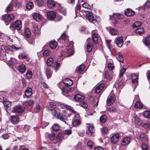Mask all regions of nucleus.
Instances as JSON below:
<instances>
[{"label": "nucleus", "instance_id": "nucleus-50", "mask_svg": "<svg viewBox=\"0 0 150 150\" xmlns=\"http://www.w3.org/2000/svg\"><path fill=\"white\" fill-rule=\"evenodd\" d=\"M59 10L60 12L62 13L63 15L65 16L66 14V10L65 8L63 7H61L59 8Z\"/></svg>", "mask_w": 150, "mask_h": 150}, {"label": "nucleus", "instance_id": "nucleus-27", "mask_svg": "<svg viewBox=\"0 0 150 150\" xmlns=\"http://www.w3.org/2000/svg\"><path fill=\"white\" fill-rule=\"evenodd\" d=\"M47 4L48 7L50 8L55 6L56 5L55 1L52 0H49Z\"/></svg>", "mask_w": 150, "mask_h": 150}, {"label": "nucleus", "instance_id": "nucleus-45", "mask_svg": "<svg viewBox=\"0 0 150 150\" xmlns=\"http://www.w3.org/2000/svg\"><path fill=\"white\" fill-rule=\"evenodd\" d=\"M3 102L4 106L6 107V108L5 109V110H6V111L7 112V108L11 106V103L10 102L8 101H4Z\"/></svg>", "mask_w": 150, "mask_h": 150}, {"label": "nucleus", "instance_id": "nucleus-30", "mask_svg": "<svg viewBox=\"0 0 150 150\" xmlns=\"http://www.w3.org/2000/svg\"><path fill=\"white\" fill-rule=\"evenodd\" d=\"M26 68L24 64L21 65L19 67L18 70L22 73H24L25 71Z\"/></svg>", "mask_w": 150, "mask_h": 150}, {"label": "nucleus", "instance_id": "nucleus-61", "mask_svg": "<svg viewBox=\"0 0 150 150\" xmlns=\"http://www.w3.org/2000/svg\"><path fill=\"white\" fill-rule=\"evenodd\" d=\"M80 105L82 107L86 108L87 107L88 105L87 103L85 102H83L80 104Z\"/></svg>", "mask_w": 150, "mask_h": 150}, {"label": "nucleus", "instance_id": "nucleus-52", "mask_svg": "<svg viewBox=\"0 0 150 150\" xmlns=\"http://www.w3.org/2000/svg\"><path fill=\"white\" fill-rule=\"evenodd\" d=\"M33 31L35 33L39 34L40 33V29L37 27H34Z\"/></svg>", "mask_w": 150, "mask_h": 150}, {"label": "nucleus", "instance_id": "nucleus-40", "mask_svg": "<svg viewBox=\"0 0 150 150\" xmlns=\"http://www.w3.org/2000/svg\"><path fill=\"white\" fill-rule=\"evenodd\" d=\"M46 75L48 79L50 78L52 76V72L50 68H49L47 69Z\"/></svg>", "mask_w": 150, "mask_h": 150}, {"label": "nucleus", "instance_id": "nucleus-48", "mask_svg": "<svg viewBox=\"0 0 150 150\" xmlns=\"http://www.w3.org/2000/svg\"><path fill=\"white\" fill-rule=\"evenodd\" d=\"M52 129L54 131H57L59 129L60 127L57 124H54L53 126Z\"/></svg>", "mask_w": 150, "mask_h": 150}, {"label": "nucleus", "instance_id": "nucleus-11", "mask_svg": "<svg viewBox=\"0 0 150 150\" xmlns=\"http://www.w3.org/2000/svg\"><path fill=\"white\" fill-rule=\"evenodd\" d=\"M47 15V18L51 20L53 19L56 16L55 13L52 11H48Z\"/></svg>", "mask_w": 150, "mask_h": 150}, {"label": "nucleus", "instance_id": "nucleus-41", "mask_svg": "<svg viewBox=\"0 0 150 150\" xmlns=\"http://www.w3.org/2000/svg\"><path fill=\"white\" fill-rule=\"evenodd\" d=\"M33 76L32 72L30 70L27 71L26 73V77L28 79L31 78Z\"/></svg>", "mask_w": 150, "mask_h": 150}, {"label": "nucleus", "instance_id": "nucleus-24", "mask_svg": "<svg viewBox=\"0 0 150 150\" xmlns=\"http://www.w3.org/2000/svg\"><path fill=\"white\" fill-rule=\"evenodd\" d=\"M138 76L136 75V74H133L131 76V79L133 83L136 84L138 82Z\"/></svg>", "mask_w": 150, "mask_h": 150}, {"label": "nucleus", "instance_id": "nucleus-21", "mask_svg": "<svg viewBox=\"0 0 150 150\" xmlns=\"http://www.w3.org/2000/svg\"><path fill=\"white\" fill-rule=\"evenodd\" d=\"M84 97L83 96H82L79 94L76 95L74 97V99L77 101H80L83 100Z\"/></svg>", "mask_w": 150, "mask_h": 150}, {"label": "nucleus", "instance_id": "nucleus-17", "mask_svg": "<svg viewBox=\"0 0 150 150\" xmlns=\"http://www.w3.org/2000/svg\"><path fill=\"white\" fill-rule=\"evenodd\" d=\"M113 17L114 18H117L118 19H122L123 17V15L122 14L117 13H114L112 15L110 16V18H111Z\"/></svg>", "mask_w": 150, "mask_h": 150}, {"label": "nucleus", "instance_id": "nucleus-20", "mask_svg": "<svg viewBox=\"0 0 150 150\" xmlns=\"http://www.w3.org/2000/svg\"><path fill=\"white\" fill-rule=\"evenodd\" d=\"M86 18L87 20L90 22H92L94 20V17L92 12H89L86 14Z\"/></svg>", "mask_w": 150, "mask_h": 150}, {"label": "nucleus", "instance_id": "nucleus-51", "mask_svg": "<svg viewBox=\"0 0 150 150\" xmlns=\"http://www.w3.org/2000/svg\"><path fill=\"white\" fill-rule=\"evenodd\" d=\"M135 121L138 125H141L142 122L137 117L135 116L134 117Z\"/></svg>", "mask_w": 150, "mask_h": 150}, {"label": "nucleus", "instance_id": "nucleus-33", "mask_svg": "<svg viewBox=\"0 0 150 150\" xmlns=\"http://www.w3.org/2000/svg\"><path fill=\"white\" fill-rule=\"evenodd\" d=\"M18 57L21 59H25L28 58V56L26 53L24 52L19 54Z\"/></svg>", "mask_w": 150, "mask_h": 150}, {"label": "nucleus", "instance_id": "nucleus-12", "mask_svg": "<svg viewBox=\"0 0 150 150\" xmlns=\"http://www.w3.org/2000/svg\"><path fill=\"white\" fill-rule=\"evenodd\" d=\"M106 29L112 35H117L119 34V32L116 29L110 27L106 28Z\"/></svg>", "mask_w": 150, "mask_h": 150}, {"label": "nucleus", "instance_id": "nucleus-43", "mask_svg": "<svg viewBox=\"0 0 150 150\" xmlns=\"http://www.w3.org/2000/svg\"><path fill=\"white\" fill-rule=\"evenodd\" d=\"M23 103L26 105L30 106L33 104L34 102L33 100H30L28 101H25L23 102Z\"/></svg>", "mask_w": 150, "mask_h": 150}, {"label": "nucleus", "instance_id": "nucleus-13", "mask_svg": "<svg viewBox=\"0 0 150 150\" xmlns=\"http://www.w3.org/2000/svg\"><path fill=\"white\" fill-rule=\"evenodd\" d=\"M139 139L142 143H146L147 142L148 139L147 136L144 133H142L139 137Z\"/></svg>", "mask_w": 150, "mask_h": 150}, {"label": "nucleus", "instance_id": "nucleus-44", "mask_svg": "<svg viewBox=\"0 0 150 150\" xmlns=\"http://www.w3.org/2000/svg\"><path fill=\"white\" fill-rule=\"evenodd\" d=\"M101 130L102 134H104L108 132V128L107 127H104L101 128Z\"/></svg>", "mask_w": 150, "mask_h": 150}, {"label": "nucleus", "instance_id": "nucleus-37", "mask_svg": "<svg viewBox=\"0 0 150 150\" xmlns=\"http://www.w3.org/2000/svg\"><path fill=\"white\" fill-rule=\"evenodd\" d=\"M135 108H141L143 107V105L139 101H137L135 105Z\"/></svg>", "mask_w": 150, "mask_h": 150}, {"label": "nucleus", "instance_id": "nucleus-28", "mask_svg": "<svg viewBox=\"0 0 150 150\" xmlns=\"http://www.w3.org/2000/svg\"><path fill=\"white\" fill-rule=\"evenodd\" d=\"M90 100L91 102L94 104L96 106H97L98 102V99L96 98H94L91 97L90 98Z\"/></svg>", "mask_w": 150, "mask_h": 150}, {"label": "nucleus", "instance_id": "nucleus-31", "mask_svg": "<svg viewBox=\"0 0 150 150\" xmlns=\"http://www.w3.org/2000/svg\"><path fill=\"white\" fill-rule=\"evenodd\" d=\"M84 68L85 66L84 65L81 64L76 69V71H77L78 73H81L83 71Z\"/></svg>", "mask_w": 150, "mask_h": 150}, {"label": "nucleus", "instance_id": "nucleus-22", "mask_svg": "<svg viewBox=\"0 0 150 150\" xmlns=\"http://www.w3.org/2000/svg\"><path fill=\"white\" fill-rule=\"evenodd\" d=\"M65 52L68 55H66L64 53H63L62 55H64L65 56H70L73 54L74 53L73 50L71 48H67Z\"/></svg>", "mask_w": 150, "mask_h": 150}, {"label": "nucleus", "instance_id": "nucleus-46", "mask_svg": "<svg viewBox=\"0 0 150 150\" xmlns=\"http://www.w3.org/2000/svg\"><path fill=\"white\" fill-rule=\"evenodd\" d=\"M107 118V116L105 115H103L100 117V121L102 123H104L106 120Z\"/></svg>", "mask_w": 150, "mask_h": 150}, {"label": "nucleus", "instance_id": "nucleus-53", "mask_svg": "<svg viewBox=\"0 0 150 150\" xmlns=\"http://www.w3.org/2000/svg\"><path fill=\"white\" fill-rule=\"evenodd\" d=\"M142 150H148V147L146 143H142L141 145Z\"/></svg>", "mask_w": 150, "mask_h": 150}, {"label": "nucleus", "instance_id": "nucleus-47", "mask_svg": "<svg viewBox=\"0 0 150 150\" xmlns=\"http://www.w3.org/2000/svg\"><path fill=\"white\" fill-rule=\"evenodd\" d=\"M46 135H48L49 138L51 141H52L54 139L55 137V135L53 133H51L49 134L47 133H46Z\"/></svg>", "mask_w": 150, "mask_h": 150}, {"label": "nucleus", "instance_id": "nucleus-4", "mask_svg": "<svg viewBox=\"0 0 150 150\" xmlns=\"http://www.w3.org/2000/svg\"><path fill=\"white\" fill-rule=\"evenodd\" d=\"M22 26V23L20 20H17L13 22L10 27V29L13 28L17 30H20Z\"/></svg>", "mask_w": 150, "mask_h": 150}, {"label": "nucleus", "instance_id": "nucleus-19", "mask_svg": "<svg viewBox=\"0 0 150 150\" xmlns=\"http://www.w3.org/2000/svg\"><path fill=\"white\" fill-rule=\"evenodd\" d=\"M86 125H87V128L88 131L91 134L94 133L95 132V130L93 125L89 123L86 124Z\"/></svg>", "mask_w": 150, "mask_h": 150}, {"label": "nucleus", "instance_id": "nucleus-10", "mask_svg": "<svg viewBox=\"0 0 150 150\" xmlns=\"http://www.w3.org/2000/svg\"><path fill=\"white\" fill-rule=\"evenodd\" d=\"M105 85L103 83H101L95 88V92L96 93H100L104 89Z\"/></svg>", "mask_w": 150, "mask_h": 150}, {"label": "nucleus", "instance_id": "nucleus-58", "mask_svg": "<svg viewBox=\"0 0 150 150\" xmlns=\"http://www.w3.org/2000/svg\"><path fill=\"white\" fill-rule=\"evenodd\" d=\"M104 77L105 78H106L107 79L110 80V77L109 72H105L104 74Z\"/></svg>", "mask_w": 150, "mask_h": 150}, {"label": "nucleus", "instance_id": "nucleus-15", "mask_svg": "<svg viewBox=\"0 0 150 150\" xmlns=\"http://www.w3.org/2000/svg\"><path fill=\"white\" fill-rule=\"evenodd\" d=\"M25 110V107L23 106H17L15 107L14 110L18 113H20L23 112Z\"/></svg>", "mask_w": 150, "mask_h": 150}, {"label": "nucleus", "instance_id": "nucleus-2", "mask_svg": "<svg viewBox=\"0 0 150 150\" xmlns=\"http://www.w3.org/2000/svg\"><path fill=\"white\" fill-rule=\"evenodd\" d=\"M73 83V82L72 80L68 78L65 79L62 82L58 84V86L60 88L62 91V93L64 95H66V94L68 93L70 91L69 88H66L62 86L64 84L66 86H71Z\"/></svg>", "mask_w": 150, "mask_h": 150}, {"label": "nucleus", "instance_id": "nucleus-16", "mask_svg": "<svg viewBox=\"0 0 150 150\" xmlns=\"http://www.w3.org/2000/svg\"><path fill=\"white\" fill-rule=\"evenodd\" d=\"M11 122L13 124H16L19 122V118L17 115L12 116L11 117Z\"/></svg>", "mask_w": 150, "mask_h": 150}, {"label": "nucleus", "instance_id": "nucleus-54", "mask_svg": "<svg viewBox=\"0 0 150 150\" xmlns=\"http://www.w3.org/2000/svg\"><path fill=\"white\" fill-rule=\"evenodd\" d=\"M116 85L119 88H122L123 86V83L122 81H120L119 82H117Z\"/></svg>", "mask_w": 150, "mask_h": 150}, {"label": "nucleus", "instance_id": "nucleus-62", "mask_svg": "<svg viewBox=\"0 0 150 150\" xmlns=\"http://www.w3.org/2000/svg\"><path fill=\"white\" fill-rule=\"evenodd\" d=\"M82 6L83 8L88 9H90L91 8V6H90L88 3H86L83 4L82 5Z\"/></svg>", "mask_w": 150, "mask_h": 150}, {"label": "nucleus", "instance_id": "nucleus-49", "mask_svg": "<svg viewBox=\"0 0 150 150\" xmlns=\"http://www.w3.org/2000/svg\"><path fill=\"white\" fill-rule=\"evenodd\" d=\"M142 25V23L138 21L136 22L135 23L132 25V27L134 28L141 26Z\"/></svg>", "mask_w": 150, "mask_h": 150}, {"label": "nucleus", "instance_id": "nucleus-60", "mask_svg": "<svg viewBox=\"0 0 150 150\" xmlns=\"http://www.w3.org/2000/svg\"><path fill=\"white\" fill-rule=\"evenodd\" d=\"M108 110L110 112H113L116 111L117 110L114 107H111V108H108Z\"/></svg>", "mask_w": 150, "mask_h": 150}, {"label": "nucleus", "instance_id": "nucleus-59", "mask_svg": "<svg viewBox=\"0 0 150 150\" xmlns=\"http://www.w3.org/2000/svg\"><path fill=\"white\" fill-rule=\"evenodd\" d=\"M40 109V106L39 105H37L35 107L34 111L35 112L39 111Z\"/></svg>", "mask_w": 150, "mask_h": 150}, {"label": "nucleus", "instance_id": "nucleus-36", "mask_svg": "<svg viewBox=\"0 0 150 150\" xmlns=\"http://www.w3.org/2000/svg\"><path fill=\"white\" fill-rule=\"evenodd\" d=\"M117 58L119 61L120 62H122L124 61V58L122 57V53L120 52H119L117 53Z\"/></svg>", "mask_w": 150, "mask_h": 150}, {"label": "nucleus", "instance_id": "nucleus-64", "mask_svg": "<svg viewBox=\"0 0 150 150\" xmlns=\"http://www.w3.org/2000/svg\"><path fill=\"white\" fill-rule=\"evenodd\" d=\"M50 54V52L49 50H46L43 52V54L45 56H47Z\"/></svg>", "mask_w": 150, "mask_h": 150}, {"label": "nucleus", "instance_id": "nucleus-1", "mask_svg": "<svg viewBox=\"0 0 150 150\" xmlns=\"http://www.w3.org/2000/svg\"><path fill=\"white\" fill-rule=\"evenodd\" d=\"M49 106L52 115L57 119L64 122L65 124H67L66 120H67V117H69L71 115H74V117L72 120V124L73 126H77L81 124V122L80 118V116L74 110L73 108L72 107L67 105H63L61 106L62 108H66L72 113L71 114L69 113L67 115L66 111L64 110L62 111L63 113L61 112H57V110L58 108H57L56 104L54 103H50Z\"/></svg>", "mask_w": 150, "mask_h": 150}, {"label": "nucleus", "instance_id": "nucleus-3", "mask_svg": "<svg viewBox=\"0 0 150 150\" xmlns=\"http://www.w3.org/2000/svg\"><path fill=\"white\" fill-rule=\"evenodd\" d=\"M14 17V15L13 14L4 15L2 17V20H3L6 25L9 24L11 21L13 19Z\"/></svg>", "mask_w": 150, "mask_h": 150}, {"label": "nucleus", "instance_id": "nucleus-57", "mask_svg": "<svg viewBox=\"0 0 150 150\" xmlns=\"http://www.w3.org/2000/svg\"><path fill=\"white\" fill-rule=\"evenodd\" d=\"M87 144L88 146L90 148H92L94 145V143L91 140L87 142Z\"/></svg>", "mask_w": 150, "mask_h": 150}, {"label": "nucleus", "instance_id": "nucleus-18", "mask_svg": "<svg viewBox=\"0 0 150 150\" xmlns=\"http://www.w3.org/2000/svg\"><path fill=\"white\" fill-rule=\"evenodd\" d=\"M125 15L128 16H130L134 15L135 14L134 12L129 8H127L125 11Z\"/></svg>", "mask_w": 150, "mask_h": 150}, {"label": "nucleus", "instance_id": "nucleus-25", "mask_svg": "<svg viewBox=\"0 0 150 150\" xmlns=\"http://www.w3.org/2000/svg\"><path fill=\"white\" fill-rule=\"evenodd\" d=\"M32 91V90L31 88H27L25 92V94L27 97L28 98L31 96Z\"/></svg>", "mask_w": 150, "mask_h": 150}, {"label": "nucleus", "instance_id": "nucleus-23", "mask_svg": "<svg viewBox=\"0 0 150 150\" xmlns=\"http://www.w3.org/2000/svg\"><path fill=\"white\" fill-rule=\"evenodd\" d=\"M33 18L36 21H39L42 18V17L40 14L39 13H35L33 16Z\"/></svg>", "mask_w": 150, "mask_h": 150}, {"label": "nucleus", "instance_id": "nucleus-14", "mask_svg": "<svg viewBox=\"0 0 150 150\" xmlns=\"http://www.w3.org/2000/svg\"><path fill=\"white\" fill-rule=\"evenodd\" d=\"M131 139L130 137H126L122 140L121 144L123 146L128 145L130 142Z\"/></svg>", "mask_w": 150, "mask_h": 150}, {"label": "nucleus", "instance_id": "nucleus-29", "mask_svg": "<svg viewBox=\"0 0 150 150\" xmlns=\"http://www.w3.org/2000/svg\"><path fill=\"white\" fill-rule=\"evenodd\" d=\"M93 48V44L92 42H88L87 45L86 50L87 52H90Z\"/></svg>", "mask_w": 150, "mask_h": 150}, {"label": "nucleus", "instance_id": "nucleus-6", "mask_svg": "<svg viewBox=\"0 0 150 150\" xmlns=\"http://www.w3.org/2000/svg\"><path fill=\"white\" fill-rule=\"evenodd\" d=\"M115 99V96L113 94V91H112L107 100V104L109 105H111L114 102Z\"/></svg>", "mask_w": 150, "mask_h": 150}, {"label": "nucleus", "instance_id": "nucleus-39", "mask_svg": "<svg viewBox=\"0 0 150 150\" xmlns=\"http://www.w3.org/2000/svg\"><path fill=\"white\" fill-rule=\"evenodd\" d=\"M144 31V29L142 28H139L135 30V33L139 34H142Z\"/></svg>", "mask_w": 150, "mask_h": 150}, {"label": "nucleus", "instance_id": "nucleus-56", "mask_svg": "<svg viewBox=\"0 0 150 150\" xmlns=\"http://www.w3.org/2000/svg\"><path fill=\"white\" fill-rule=\"evenodd\" d=\"M33 4L31 2H29L26 5V8L28 9H31L33 6Z\"/></svg>", "mask_w": 150, "mask_h": 150}, {"label": "nucleus", "instance_id": "nucleus-34", "mask_svg": "<svg viewBox=\"0 0 150 150\" xmlns=\"http://www.w3.org/2000/svg\"><path fill=\"white\" fill-rule=\"evenodd\" d=\"M13 6L12 3H10L9 5L7 7L5 11L8 12L12 11L13 9Z\"/></svg>", "mask_w": 150, "mask_h": 150}, {"label": "nucleus", "instance_id": "nucleus-55", "mask_svg": "<svg viewBox=\"0 0 150 150\" xmlns=\"http://www.w3.org/2000/svg\"><path fill=\"white\" fill-rule=\"evenodd\" d=\"M108 67L110 70H112L114 68L113 64L110 63L108 64Z\"/></svg>", "mask_w": 150, "mask_h": 150}, {"label": "nucleus", "instance_id": "nucleus-7", "mask_svg": "<svg viewBox=\"0 0 150 150\" xmlns=\"http://www.w3.org/2000/svg\"><path fill=\"white\" fill-rule=\"evenodd\" d=\"M96 30H93L92 32V35L93 42L95 43L98 42V35Z\"/></svg>", "mask_w": 150, "mask_h": 150}, {"label": "nucleus", "instance_id": "nucleus-35", "mask_svg": "<svg viewBox=\"0 0 150 150\" xmlns=\"http://www.w3.org/2000/svg\"><path fill=\"white\" fill-rule=\"evenodd\" d=\"M144 43L146 45H150V35L147 36L145 38Z\"/></svg>", "mask_w": 150, "mask_h": 150}, {"label": "nucleus", "instance_id": "nucleus-32", "mask_svg": "<svg viewBox=\"0 0 150 150\" xmlns=\"http://www.w3.org/2000/svg\"><path fill=\"white\" fill-rule=\"evenodd\" d=\"M57 45V42L56 41H52L50 43V47L52 49L55 48Z\"/></svg>", "mask_w": 150, "mask_h": 150}, {"label": "nucleus", "instance_id": "nucleus-5", "mask_svg": "<svg viewBox=\"0 0 150 150\" xmlns=\"http://www.w3.org/2000/svg\"><path fill=\"white\" fill-rule=\"evenodd\" d=\"M59 39L60 40H63L64 42L62 41V43H66L64 46L68 47L70 45V43L68 42V38L66 34V31H64V32L62 34L61 36L59 38Z\"/></svg>", "mask_w": 150, "mask_h": 150}, {"label": "nucleus", "instance_id": "nucleus-8", "mask_svg": "<svg viewBox=\"0 0 150 150\" xmlns=\"http://www.w3.org/2000/svg\"><path fill=\"white\" fill-rule=\"evenodd\" d=\"M119 135L118 134H115L112 135L110 137L111 142L113 144H115L119 140Z\"/></svg>", "mask_w": 150, "mask_h": 150}, {"label": "nucleus", "instance_id": "nucleus-9", "mask_svg": "<svg viewBox=\"0 0 150 150\" xmlns=\"http://www.w3.org/2000/svg\"><path fill=\"white\" fill-rule=\"evenodd\" d=\"M115 42L118 47H121L123 44V37L120 36L116 38Z\"/></svg>", "mask_w": 150, "mask_h": 150}, {"label": "nucleus", "instance_id": "nucleus-26", "mask_svg": "<svg viewBox=\"0 0 150 150\" xmlns=\"http://www.w3.org/2000/svg\"><path fill=\"white\" fill-rule=\"evenodd\" d=\"M24 35L27 38H29L31 36V33L29 29L28 28H25L24 30Z\"/></svg>", "mask_w": 150, "mask_h": 150}, {"label": "nucleus", "instance_id": "nucleus-42", "mask_svg": "<svg viewBox=\"0 0 150 150\" xmlns=\"http://www.w3.org/2000/svg\"><path fill=\"white\" fill-rule=\"evenodd\" d=\"M144 116L147 118H150V111L146 110L144 111L143 113Z\"/></svg>", "mask_w": 150, "mask_h": 150}, {"label": "nucleus", "instance_id": "nucleus-63", "mask_svg": "<svg viewBox=\"0 0 150 150\" xmlns=\"http://www.w3.org/2000/svg\"><path fill=\"white\" fill-rule=\"evenodd\" d=\"M142 126L145 128H150V122L149 123H144L143 124Z\"/></svg>", "mask_w": 150, "mask_h": 150}, {"label": "nucleus", "instance_id": "nucleus-38", "mask_svg": "<svg viewBox=\"0 0 150 150\" xmlns=\"http://www.w3.org/2000/svg\"><path fill=\"white\" fill-rule=\"evenodd\" d=\"M54 60L52 58H50L47 61V64L49 67L51 66L53 63Z\"/></svg>", "mask_w": 150, "mask_h": 150}]
</instances>
